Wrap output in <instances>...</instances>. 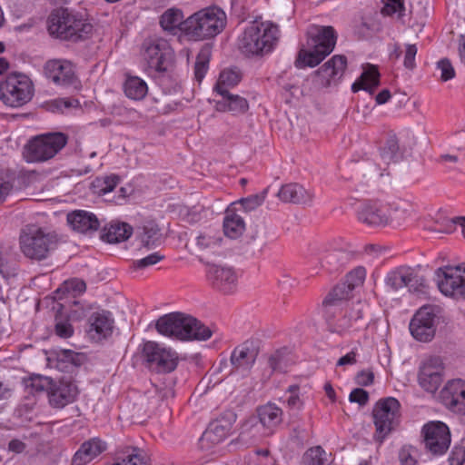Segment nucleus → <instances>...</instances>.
Masks as SVG:
<instances>
[{
	"instance_id": "1",
	"label": "nucleus",
	"mask_w": 465,
	"mask_h": 465,
	"mask_svg": "<svg viewBox=\"0 0 465 465\" xmlns=\"http://www.w3.org/2000/svg\"><path fill=\"white\" fill-rule=\"evenodd\" d=\"M306 35V47L299 50L294 62L299 69L318 65L333 51L337 41V34L330 25H312L309 26Z\"/></svg>"
},
{
	"instance_id": "2",
	"label": "nucleus",
	"mask_w": 465,
	"mask_h": 465,
	"mask_svg": "<svg viewBox=\"0 0 465 465\" xmlns=\"http://www.w3.org/2000/svg\"><path fill=\"white\" fill-rule=\"evenodd\" d=\"M279 39L280 29L276 24L255 19L239 36L238 46L246 56H263L275 48Z\"/></svg>"
},
{
	"instance_id": "3",
	"label": "nucleus",
	"mask_w": 465,
	"mask_h": 465,
	"mask_svg": "<svg viewBox=\"0 0 465 465\" xmlns=\"http://www.w3.org/2000/svg\"><path fill=\"white\" fill-rule=\"evenodd\" d=\"M156 330L162 335L181 341H206L213 334L210 327L182 312H172L161 316L156 322Z\"/></svg>"
},
{
	"instance_id": "4",
	"label": "nucleus",
	"mask_w": 465,
	"mask_h": 465,
	"mask_svg": "<svg viewBox=\"0 0 465 465\" xmlns=\"http://www.w3.org/2000/svg\"><path fill=\"white\" fill-rule=\"evenodd\" d=\"M48 31L60 39L78 42L91 35L93 25L80 13L68 8H58L49 15Z\"/></svg>"
},
{
	"instance_id": "5",
	"label": "nucleus",
	"mask_w": 465,
	"mask_h": 465,
	"mask_svg": "<svg viewBox=\"0 0 465 465\" xmlns=\"http://www.w3.org/2000/svg\"><path fill=\"white\" fill-rule=\"evenodd\" d=\"M142 50L145 73L161 83L170 73L174 61L171 45L160 37L147 38L143 43Z\"/></svg>"
},
{
	"instance_id": "6",
	"label": "nucleus",
	"mask_w": 465,
	"mask_h": 465,
	"mask_svg": "<svg viewBox=\"0 0 465 465\" xmlns=\"http://www.w3.org/2000/svg\"><path fill=\"white\" fill-rule=\"evenodd\" d=\"M226 25L225 13L217 6L203 8L185 19V35L194 41L212 38Z\"/></svg>"
},
{
	"instance_id": "7",
	"label": "nucleus",
	"mask_w": 465,
	"mask_h": 465,
	"mask_svg": "<svg viewBox=\"0 0 465 465\" xmlns=\"http://www.w3.org/2000/svg\"><path fill=\"white\" fill-rule=\"evenodd\" d=\"M372 416L376 428L374 438L382 442L400 423L401 403L393 397L382 398L374 405Z\"/></svg>"
},
{
	"instance_id": "8",
	"label": "nucleus",
	"mask_w": 465,
	"mask_h": 465,
	"mask_svg": "<svg viewBox=\"0 0 465 465\" xmlns=\"http://www.w3.org/2000/svg\"><path fill=\"white\" fill-rule=\"evenodd\" d=\"M34 95V85L28 76L11 74L0 83V99L11 107H20L28 103Z\"/></svg>"
},
{
	"instance_id": "9",
	"label": "nucleus",
	"mask_w": 465,
	"mask_h": 465,
	"mask_svg": "<svg viewBox=\"0 0 465 465\" xmlns=\"http://www.w3.org/2000/svg\"><path fill=\"white\" fill-rule=\"evenodd\" d=\"M63 133H48L29 141L25 146V157L29 163L45 162L60 152L67 143Z\"/></svg>"
},
{
	"instance_id": "10",
	"label": "nucleus",
	"mask_w": 465,
	"mask_h": 465,
	"mask_svg": "<svg viewBox=\"0 0 465 465\" xmlns=\"http://www.w3.org/2000/svg\"><path fill=\"white\" fill-rule=\"evenodd\" d=\"M421 435L425 450L433 456L443 455L450 448V431L442 421L427 422L421 429Z\"/></svg>"
},
{
	"instance_id": "11",
	"label": "nucleus",
	"mask_w": 465,
	"mask_h": 465,
	"mask_svg": "<svg viewBox=\"0 0 465 465\" xmlns=\"http://www.w3.org/2000/svg\"><path fill=\"white\" fill-rule=\"evenodd\" d=\"M143 353L148 367L157 373H169L177 367V353L172 349L163 347L155 341H146L143 344Z\"/></svg>"
},
{
	"instance_id": "12",
	"label": "nucleus",
	"mask_w": 465,
	"mask_h": 465,
	"mask_svg": "<svg viewBox=\"0 0 465 465\" xmlns=\"http://www.w3.org/2000/svg\"><path fill=\"white\" fill-rule=\"evenodd\" d=\"M56 243L55 236L45 233L42 229L25 232L20 236V248L23 253L35 260L45 259Z\"/></svg>"
},
{
	"instance_id": "13",
	"label": "nucleus",
	"mask_w": 465,
	"mask_h": 465,
	"mask_svg": "<svg viewBox=\"0 0 465 465\" xmlns=\"http://www.w3.org/2000/svg\"><path fill=\"white\" fill-rule=\"evenodd\" d=\"M320 264L329 273L341 271L355 257V252L346 245L339 246L334 242H328L320 247Z\"/></svg>"
},
{
	"instance_id": "14",
	"label": "nucleus",
	"mask_w": 465,
	"mask_h": 465,
	"mask_svg": "<svg viewBox=\"0 0 465 465\" xmlns=\"http://www.w3.org/2000/svg\"><path fill=\"white\" fill-rule=\"evenodd\" d=\"M438 287L446 296L465 299V268L460 266L439 268L436 271Z\"/></svg>"
},
{
	"instance_id": "15",
	"label": "nucleus",
	"mask_w": 465,
	"mask_h": 465,
	"mask_svg": "<svg viewBox=\"0 0 465 465\" xmlns=\"http://www.w3.org/2000/svg\"><path fill=\"white\" fill-rule=\"evenodd\" d=\"M445 373V366L440 356H430L424 359L419 368L418 382L430 393L437 391L441 385Z\"/></svg>"
},
{
	"instance_id": "16",
	"label": "nucleus",
	"mask_w": 465,
	"mask_h": 465,
	"mask_svg": "<svg viewBox=\"0 0 465 465\" xmlns=\"http://www.w3.org/2000/svg\"><path fill=\"white\" fill-rule=\"evenodd\" d=\"M363 308L364 304L359 302L341 312V315L337 320L334 319L333 313L325 315L329 330L337 333L359 331L365 325L362 316Z\"/></svg>"
},
{
	"instance_id": "17",
	"label": "nucleus",
	"mask_w": 465,
	"mask_h": 465,
	"mask_svg": "<svg viewBox=\"0 0 465 465\" xmlns=\"http://www.w3.org/2000/svg\"><path fill=\"white\" fill-rule=\"evenodd\" d=\"M436 314L431 306L421 307L410 322V331L412 337L427 342L432 340L436 332Z\"/></svg>"
},
{
	"instance_id": "18",
	"label": "nucleus",
	"mask_w": 465,
	"mask_h": 465,
	"mask_svg": "<svg viewBox=\"0 0 465 465\" xmlns=\"http://www.w3.org/2000/svg\"><path fill=\"white\" fill-rule=\"evenodd\" d=\"M44 73L56 85L76 87L79 84L73 64L65 59L48 60L45 64Z\"/></svg>"
},
{
	"instance_id": "19",
	"label": "nucleus",
	"mask_w": 465,
	"mask_h": 465,
	"mask_svg": "<svg viewBox=\"0 0 465 465\" xmlns=\"http://www.w3.org/2000/svg\"><path fill=\"white\" fill-rule=\"evenodd\" d=\"M206 277L213 289L224 294L232 293L237 288V275L231 267L211 264L208 266Z\"/></svg>"
},
{
	"instance_id": "20",
	"label": "nucleus",
	"mask_w": 465,
	"mask_h": 465,
	"mask_svg": "<svg viewBox=\"0 0 465 465\" xmlns=\"http://www.w3.org/2000/svg\"><path fill=\"white\" fill-rule=\"evenodd\" d=\"M439 399L450 411L465 414V381L461 379L449 381L440 391Z\"/></svg>"
},
{
	"instance_id": "21",
	"label": "nucleus",
	"mask_w": 465,
	"mask_h": 465,
	"mask_svg": "<svg viewBox=\"0 0 465 465\" xmlns=\"http://www.w3.org/2000/svg\"><path fill=\"white\" fill-rule=\"evenodd\" d=\"M390 206L380 201H368L361 204L358 220L371 227H383L389 224Z\"/></svg>"
},
{
	"instance_id": "22",
	"label": "nucleus",
	"mask_w": 465,
	"mask_h": 465,
	"mask_svg": "<svg viewBox=\"0 0 465 465\" xmlns=\"http://www.w3.org/2000/svg\"><path fill=\"white\" fill-rule=\"evenodd\" d=\"M235 420L236 415L232 412H228L216 419L210 423L201 440L211 442L213 445L220 443L231 434Z\"/></svg>"
},
{
	"instance_id": "23",
	"label": "nucleus",
	"mask_w": 465,
	"mask_h": 465,
	"mask_svg": "<svg viewBox=\"0 0 465 465\" xmlns=\"http://www.w3.org/2000/svg\"><path fill=\"white\" fill-rule=\"evenodd\" d=\"M78 394L76 385L72 381H60L53 383L48 391V400L52 407L63 409L73 403Z\"/></svg>"
},
{
	"instance_id": "24",
	"label": "nucleus",
	"mask_w": 465,
	"mask_h": 465,
	"mask_svg": "<svg viewBox=\"0 0 465 465\" xmlns=\"http://www.w3.org/2000/svg\"><path fill=\"white\" fill-rule=\"evenodd\" d=\"M88 322L87 333L93 341H99L111 336L114 321L109 312H94Z\"/></svg>"
},
{
	"instance_id": "25",
	"label": "nucleus",
	"mask_w": 465,
	"mask_h": 465,
	"mask_svg": "<svg viewBox=\"0 0 465 465\" xmlns=\"http://www.w3.org/2000/svg\"><path fill=\"white\" fill-rule=\"evenodd\" d=\"M257 355V350L248 341L236 346L230 357L232 371H249L255 363Z\"/></svg>"
},
{
	"instance_id": "26",
	"label": "nucleus",
	"mask_w": 465,
	"mask_h": 465,
	"mask_svg": "<svg viewBox=\"0 0 465 465\" xmlns=\"http://www.w3.org/2000/svg\"><path fill=\"white\" fill-rule=\"evenodd\" d=\"M66 220L74 231L81 233H94L100 227V222L96 215L84 210L69 213Z\"/></svg>"
},
{
	"instance_id": "27",
	"label": "nucleus",
	"mask_w": 465,
	"mask_h": 465,
	"mask_svg": "<svg viewBox=\"0 0 465 465\" xmlns=\"http://www.w3.org/2000/svg\"><path fill=\"white\" fill-rule=\"evenodd\" d=\"M277 197L282 203L311 204L313 199V193L299 183H290L280 188L277 193Z\"/></svg>"
},
{
	"instance_id": "28",
	"label": "nucleus",
	"mask_w": 465,
	"mask_h": 465,
	"mask_svg": "<svg viewBox=\"0 0 465 465\" xmlns=\"http://www.w3.org/2000/svg\"><path fill=\"white\" fill-rule=\"evenodd\" d=\"M106 443L99 438H92L80 446L74 453L72 465H85L106 450Z\"/></svg>"
},
{
	"instance_id": "29",
	"label": "nucleus",
	"mask_w": 465,
	"mask_h": 465,
	"mask_svg": "<svg viewBox=\"0 0 465 465\" xmlns=\"http://www.w3.org/2000/svg\"><path fill=\"white\" fill-rule=\"evenodd\" d=\"M347 66L345 55L336 54L323 64L315 73L330 84L331 80L341 78Z\"/></svg>"
},
{
	"instance_id": "30",
	"label": "nucleus",
	"mask_w": 465,
	"mask_h": 465,
	"mask_svg": "<svg viewBox=\"0 0 465 465\" xmlns=\"http://www.w3.org/2000/svg\"><path fill=\"white\" fill-rule=\"evenodd\" d=\"M351 287L343 282L335 285L322 302L324 314L330 315L334 313L337 307L351 297Z\"/></svg>"
},
{
	"instance_id": "31",
	"label": "nucleus",
	"mask_w": 465,
	"mask_h": 465,
	"mask_svg": "<svg viewBox=\"0 0 465 465\" xmlns=\"http://www.w3.org/2000/svg\"><path fill=\"white\" fill-rule=\"evenodd\" d=\"M390 206L389 224L401 225L410 221L415 213L413 204L403 199H398L388 203Z\"/></svg>"
},
{
	"instance_id": "32",
	"label": "nucleus",
	"mask_w": 465,
	"mask_h": 465,
	"mask_svg": "<svg viewBox=\"0 0 465 465\" xmlns=\"http://www.w3.org/2000/svg\"><path fill=\"white\" fill-rule=\"evenodd\" d=\"M183 13L178 8H169L160 17L161 27L173 35H176L179 32L185 35Z\"/></svg>"
},
{
	"instance_id": "33",
	"label": "nucleus",
	"mask_w": 465,
	"mask_h": 465,
	"mask_svg": "<svg viewBox=\"0 0 465 465\" xmlns=\"http://www.w3.org/2000/svg\"><path fill=\"white\" fill-rule=\"evenodd\" d=\"M258 417L261 424L272 434L282 420V411L274 403H267L258 408Z\"/></svg>"
},
{
	"instance_id": "34",
	"label": "nucleus",
	"mask_w": 465,
	"mask_h": 465,
	"mask_svg": "<svg viewBox=\"0 0 465 465\" xmlns=\"http://www.w3.org/2000/svg\"><path fill=\"white\" fill-rule=\"evenodd\" d=\"M380 84V73L378 68L374 65H368L362 72L360 78L352 84L351 90L356 93L360 90L368 91L370 94H373L375 89Z\"/></svg>"
},
{
	"instance_id": "35",
	"label": "nucleus",
	"mask_w": 465,
	"mask_h": 465,
	"mask_svg": "<svg viewBox=\"0 0 465 465\" xmlns=\"http://www.w3.org/2000/svg\"><path fill=\"white\" fill-rule=\"evenodd\" d=\"M133 228L126 223H111L103 229L101 239L108 243L126 241L132 235Z\"/></svg>"
},
{
	"instance_id": "36",
	"label": "nucleus",
	"mask_w": 465,
	"mask_h": 465,
	"mask_svg": "<svg viewBox=\"0 0 465 465\" xmlns=\"http://www.w3.org/2000/svg\"><path fill=\"white\" fill-rule=\"evenodd\" d=\"M221 100L216 102V107L219 111L232 112L233 114H244L249 104L245 98L241 97L237 94H232L228 92L227 94H220Z\"/></svg>"
},
{
	"instance_id": "37",
	"label": "nucleus",
	"mask_w": 465,
	"mask_h": 465,
	"mask_svg": "<svg viewBox=\"0 0 465 465\" xmlns=\"http://www.w3.org/2000/svg\"><path fill=\"white\" fill-rule=\"evenodd\" d=\"M293 363L292 352L286 347L276 350L268 357V365L272 372H287Z\"/></svg>"
},
{
	"instance_id": "38",
	"label": "nucleus",
	"mask_w": 465,
	"mask_h": 465,
	"mask_svg": "<svg viewBox=\"0 0 465 465\" xmlns=\"http://www.w3.org/2000/svg\"><path fill=\"white\" fill-rule=\"evenodd\" d=\"M136 237L140 240L142 245L151 249L159 243L161 232L158 225L153 222H147L136 230Z\"/></svg>"
},
{
	"instance_id": "39",
	"label": "nucleus",
	"mask_w": 465,
	"mask_h": 465,
	"mask_svg": "<svg viewBox=\"0 0 465 465\" xmlns=\"http://www.w3.org/2000/svg\"><path fill=\"white\" fill-rule=\"evenodd\" d=\"M224 234L231 239L239 238L245 230V223L239 214L227 211L223 219Z\"/></svg>"
},
{
	"instance_id": "40",
	"label": "nucleus",
	"mask_w": 465,
	"mask_h": 465,
	"mask_svg": "<svg viewBox=\"0 0 465 465\" xmlns=\"http://www.w3.org/2000/svg\"><path fill=\"white\" fill-rule=\"evenodd\" d=\"M124 94L134 100L143 99L148 91L146 83L138 76H128L124 84Z\"/></svg>"
},
{
	"instance_id": "41",
	"label": "nucleus",
	"mask_w": 465,
	"mask_h": 465,
	"mask_svg": "<svg viewBox=\"0 0 465 465\" xmlns=\"http://www.w3.org/2000/svg\"><path fill=\"white\" fill-rule=\"evenodd\" d=\"M411 275V267H400L388 273L386 277V284L395 291L407 287L408 280H410Z\"/></svg>"
},
{
	"instance_id": "42",
	"label": "nucleus",
	"mask_w": 465,
	"mask_h": 465,
	"mask_svg": "<svg viewBox=\"0 0 465 465\" xmlns=\"http://www.w3.org/2000/svg\"><path fill=\"white\" fill-rule=\"evenodd\" d=\"M241 81V75L236 70H223L219 76L214 90L218 94H227L229 87L236 85Z\"/></svg>"
},
{
	"instance_id": "43",
	"label": "nucleus",
	"mask_w": 465,
	"mask_h": 465,
	"mask_svg": "<svg viewBox=\"0 0 465 465\" xmlns=\"http://www.w3.org/2000/svg\"><path fill=\"white\" fill-rule=\"evenodd\" d=\"M222 241L220 233L214 232H202L196 237V244L201 250H214Z\"/></svg>"
},
{
	"instance_id": "44",
	"label": "nucleus",
	"mask_w": 465,
	"mask_h": 465,
	"mask_svg": "<svg viewBox=\"0 0 465 465\" xmlns=\"http://www.w3.org/2000/svg\"><path fill=\"white\" fill-rule=\"evenodd\" d=\"M399 143L395 137H390L381 149L380 155L386 164L396 162L400 158Z\"/></svg>"
},
{
	"instance_id": "45",
	"label": "nucleus",
	"mask_w": 465,
	"mask_h": 465,
	"mask_svg": "<svg viewBox=\"0 0 465 465\" xmlns=\"http://www.w3.org/2000/svg\"><path fill=\"white\" fill-rule=\"evenodd\" d=\"M210 61V49L203 48L196 57L194 64V75L198 82H201L208 70Z\"/></svg>"
},
{
	"instance_id": "46",
	"label": "nucleus",
	"mask_w": 465,
	"mask_h": 465,
	"mask_svg": "<svg viewBox=\"0 0 465 465\" xmlns=\"http://www.w3.org/2000/svg\"><path fill=\"white\" fill-rule=\"evenodd\" d=\"M326 452L321 446L309 449L303 455L302 460L305 465H324Z\"/></svg>"
},
{
	"instance_id": "47",
	"label": "nucleus",
	"mask_w": 465,
	"mask_h": 465,
	"mask_svg": "<svg viewBox=\"0 0 465 465\" xmlns=\"http://www.w3.org/2000/svg\"><path fill=\"white\" fill-rule=\"evenodd\" d=\"M26 388L31 390L32 393L43 392L44 391L50 390V387L53 385V381L48 377H44L42 375H34L29 378V380L25 382Z\"/></svg>"
},
{
	"instance_id": "48",
	"label": "nucleus",
	"mask_w": 465,
	"mask_h": 465,
	"mask_svg": "<svg viewBox=\"0 0 465 465\" xmlns=\"http://www.w3.org/2000/svg\"><path fill=\"white\" fill-rule=\"evenodd\" d=\"M269 188H265L262 193L242 198L240 200V204L244 211L251 212L257 207L261 206L264 202L268 193Z\"/></svg>"
},
{
	"instance_id": "49",
	"label": "nucleus",
	"mask_w": 465,
	"mask_h": 465,
	"mask_svg": "<svg viewBox=\"0 0 465 465\" xmlns=\"http://www.w3.org/2000/svg\"><path fill=\"white\" fill-rule=\"evenodd\" d=\"M365 277L366 270L363 267L359 266L346 275V279L343 282L348 284V286L353 291L356 287L361 286L363 283Z\"/></svg>"
},
{
	"instance_id": "50",
	"label": "nucleus",
	"mask_w": 465,
	"mask_h": 465,
	"mask_svg": "<svg viewBox=\"0 0 465 465\" xmlns=\"http://www.w3.org/2000/svg\"><path fill=\"white\" fill-rule=\"evenodd\" d=\"M404 3L402 0H386L381 13L384 15H397L398 18H401L404 15Z\"/></svg>"
},
{
	"instance_id": "51",
	"label": "nucleus",
	"mask_w": 465,
	"mask_h": 465,
	"mask_svg": "<svg viewBox=\"0 0 465 465\" xmlns=\"http://www.w3.org/2000/svg\"><path fill=\"white\" fill-rule=\"evenodd\" d=\"M418 450L411 446H403L399 450V461L401 465H416Z\"/></svg>"
},
{
	"instance_id": "52",
	"label": "nucleus",
	"mask_w": 465,
	"mask_h": 465,
	"mask_svg": "<svg viewBox=\"0 0 465 465\" xmlns=\"http://www.w3.org/2000/svg\"><path fill=\"white\" fill-rule=\"evenodd\" d=\"M54 332L60 338L66 339L74 334V328L69 320L56 316Z\"/></svg>"
},
{
	"instance_id": "53",
	"label": "nucleus",
	"mask_w": 465,
	"mask_h": 465,
	"mask_svg": "<svg viewBox=\"0 0 465 465\" xmlns=\"http://www.w3.org/2000/svg\"><path fill=\"white\" fill-rule=\"evenodd\" d=\"M17 273V264L13 261H8L0 250V274L9 279L15 277Z\"/></svg>"
},
{
	"instance_id": "54",
	"label": "nucleus",
	"mask_w": 465,
	"mask_h": 465,
	"mask_svg": "<svg viewBox=\"0 0 465 465\" xmlns=\"http://www.w3.org/2000/svg\"><path fill=\"white\" fill-rule=\"evenodd\" d=\"M63 288L74 297L85 292L86 284L83 280L74 278L65 281Z\"/></svg>"
},
{
	"instance_id": "55",
	"label": "nucleus",
	"mask_w": 465,
	"mask_h": 465,
	"mask_svg": "<svg viewBox=\"0 0 465 465\" xmlns=\"http://www.w3.org/2000/svg\"><path fill=\"white\" fill-rule=\"evenodd\" d=\"M407 287L411 292H420L427 287L426 279L423 276L419 275L414 269L411 268V275L408 280Z\"/></svg>"
},
{
	"instance_id": "56",
	"label": "nucleus",
	"mask_w": 465,
	"mask_h": 465,
	"mask_svg": "<svg viewBox=\"0 0 465 465\" xmlns=\"http://www.w3.org/2000/svg\"><path fill=\"white\" fill-rule=\"evenodd\" d=\"M437 67L440 70L441 81L446 82L455 77V70L448 58L440 59Z\"/></svg>"
},
{
	"instance_id": "57",
	"label": "nucleus",
	"mask_w": 465,
	"mask_h": 465,
	"mask_svg": "<svg viewBox=\"0 0 465 465\" xmlns=\"http://www.w3.org/2000/svg\"><path fill=\"white\" fill-rule=\"evenodd\" d=\"M164 258V255L161 254L159 252H153L148 256L137 260L134 262V266L137 269H144L146 267L154 265L161 262Z\"/></svg>"
},
{
	"instance_id": "58",
	"label": "nucleus",
	"mask_w": 465,
	"mask_h": 465,
	"mask_svg": "<svg viewBox=\"0 0 465 465\" xmlns=\"http://www.w3.org/2000/svg\"><path fill=\"white\" fill-rule=\"evenodd\" d=\"M465 461V447L462 445L454 446L450 456V465H463Z\"/></svg>"
},
{
	"instance_id": "59",
	"label": "nucleus",
	"mask_w": 465,
	"mask_h": 465,
	"mask_svg": "<svg viewBox=\"0 0 465 465\" xmlns=\"http://www.w3.org/2000/svg\"><path fill=\"white\" fill-rule=\"evenodd\" d=\"M349 401L364 406L369 401V393L363 389L356 388L351 391Z\"/></svg>"
},
{
	"instance_id": "60",
	"label": "nucleus",
	"mask_w": 465,
	"mask_h": 465,
	"mask_svg": "<svg viewBox=\"0 0 465 465\" xmlns=\"http://www.w3.org/2000/svg\"><path fill=\"white\" fill-rule=\"evenodd\" d=\"M417 46L415 45H407L404 55V66L408 69L415 67V56L417 54Z\"/></svg>"
},
{
	"instance_id": "61",
	"label": "nucleus",
	"mask_w": 465,
	"mask_h": 465,
	"mask_svg": "<svg viewBox=\"0 0 465 465\" xmlns=\"http://www.w3.org/2000/svg\"><path fill=\"white\" fill-rule=\"evenodd\" d=\"M13 189V184L5 177V175L0 172V203L4 202L6 196L10 193Z\"/></svg>"
},
{
	"instance_id": "62",
	"label": "nucleus",
	"mask_w": 465,
	"mask_h": 465,
	"mask_svg": "<svg viewBox=\"0 0 465 465\" xmlns=\"http://www.w3.org/2000/svg\"><path fill=\"white\" fill-rule=\"evenodd\" d=\"M54 104L58 110L63 112L64 109L78 107L79 101L77 99L60 98L54 100Z\"/></svg>"
},
{
	"instance_id": "63",
	"label": "nucleus",
	"mask_w": 465,
	"mask_h": 465,
	"mask_svg": "<svg viewBox=\"0 0 465 465\" xmlns=\"http://www.w3.org/2000/svg\"><path fill=\"white\" fill-rule=\"evenodd\" d=\"M63 360L78 366L81 364L82 355L70 350H65L62 352Z\"/></svg>"
},
{
	"instance_id": "64",
	"label": "nucleus",
	"mask_w": 465,
	"mask_h": 465,
	"mask_svg": "<svg viewBox=\"0 0 465 465\" xmlns=\"http://www.w3.org/2000/svg\"><path fill=\"white\" fill-rule=\"evenodd\" d=\"M373 374L368 371H361L357 374L356 381L359 385L368 386L373 382Z\"/></svg>"
}]
</instances>
